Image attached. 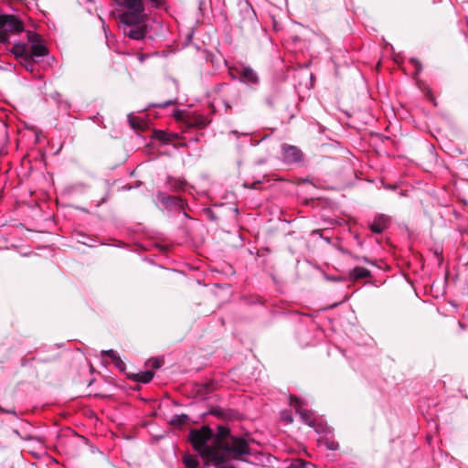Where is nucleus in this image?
<instances>
[{
    "label": "nucleus",
    "instance_id": "nucleus-1",
    "mask_svg": "<svg viewBox=\"0 0 468 468\" xmlns=\"http://www.w3.org/2000/svg\"><path fill=\"white\" fill-rule=\"evenodd\" d=\"M189 441L205 466L235 468L229 461L251 454L248 438L233 435L224 425H218L216 432L207 425L193 429L189 432Z\"/></svg>",
    "mask_w": 468,
    "mask_h": 468
},
{
    "label": "nucleus",
    "instance_id": "nucleus-2",
    "mask_svg": "<svg viewBox=\"0 0 468 468\" xmlns=\"http://www.w3.org/2000/svg\"><path fill=\"white\" fill-rule=\"evenodd\" d=\"M24 31L23 22L14 15H0V43H10V35Z\"/></svg>",
    "mask_w": 468,
    "mask_h": 468
},
{
    "label": "nucleus",
    "instance_id": "nucleus-3",
    "mask_svg": "<svg viewBox=\"0 0 468 468\" xmlns=\"http://www.w3.org/2000/svg\"><path fill=\"white\" fill-rule=\"evenodd\" d=\"M282 161L286 165H299L303 161V153L302 150L288 144H282Z\"/></svg>",
    "mask_w": 468,
    "mask_h": 468
},
{
    "label": "nucleus",
    "instance_id": "nucleus-4",
    "mask_svg": "<svg viewBox=\"0 0 468 468\" xmlns=\"http://www.w3.org/2000/svg\"><path fill=\"white\" fill-rule=\"evenodd\" d=\"M235 71L239 75V80L240 82L251 88H255L260 84L259 75L251 67L241 64L235 68Z\"/></svg>",
    "mask_w": 468,
    "mask_h": 468
},
{
    "label": "nucleus",
    "instance_id": "nucleus-5",
    "mask_svg": "<svg viewBox=\"0 0 468 468\" xmlns=\"http://www.w3.org/2000/svg\"><path fill=\"white\" fill-rule=\"evenodd\" d=\"M155 200L158 203L164 205L166 208H184V200L176 196H169L164 192H157L155 195Z\"/></svg>",
    "mask_w": 468,
    "mask_h": 468
},
{
    "label": "nucleus",
    "instance_id": "nucleus-6",
    "mask_svg": "<svg viewBox=\"0 0 468 468\" xmlns=\"http://www.w3.org/2000/svg\"><path fill=\"white\" fill-rule=\"evenodd\" d=\"M290 400L291 405H292L295 408V410L299 414L303 422L306 423L310 427H315V420L313 417V414L310 411L303 409V402L294 396H291Z\"/></svg>",
    "mask_w": 468,
    "mask_h": 468
},
{
    "label": "nucleus",
    "instance_id": "nucleus-7",
    "mask_svg": "<svg viewBox=\"0 0 468 468\" xmlns=\"http://www.w3.org/2000/svg\"><path fill=\"white\" fill-rule=\"evenodd\" d=\"M390 218L385 214L377 215L369 224V229L373 233L380 234L388 229Z\"/></svg>",
    "mask_w": 468,
    "mask_h": 468
},
{
    "label": "nucleus",
    "instance_id": "nucleus-8",
    "mask_svg": "<svg viewBox=\"0 0 468 468\" xmlns=\"http://www.w3.org/2000/svg\"><path fill=\"white\" fill-rule=\"evenodd\" d=\"M240 13L243 15L244 20L253 23L256 20V13L249 1L239 4Z\"/></svg>",
    "mask_w": 468,
    "mask_h": 468
},
{
    "label": "nucleus",
    "instance_id": "nucleus-9",
    "mask_svg": "<svg viewBox=\"0 0 468 468\" xmlns=\"http://www.w3.org/2000/svg\"><path fill=\"white\" fill-rule=\"evenodd\" d=\"M331 431H324V434L321 435L318 439L320 444H323L326 449L335 451L338 449V442L335 441L332 437L328 436Z\"/></svg>",
    "mask_w": 468,
    "mask_h": 468
},
{
    "label": "nucleus",
    "instance_id": "nucleus-10",
    "mask_svg": "<svg viewBox=\"0 0 468 468\" xmlns=\"http://www.w3.org/2000/svg\"><path fill=\"white\" fill-rule=\"evenodd\" d=\"M48 54V49L42 42L35 43L31 45L29 56L31 58L44 57Z\"/></svg>",
    "mask_w": 468,
    "mask_h": 468
},
{
    "label": "nucleus",
    "instance_id": "nucleus-11",
    "mask_svg": "<svg viewBox=\"0 0 468 468\" xmlns=\"http://www.w3.org/2000/svg\"><path fill=\"white\" fill-rule=\"evenodd\" d=\"M370 275V271L364 267H355L349 272V276L352 280L364 279L369 277Z\"/></svg>",
    "mask_w": 468,
    "mask_h": 468
},
{
    "label": "nucleus",
    "instance_id": "nucleus-12",
    "mask_svg": "<svg viewBox=\"0 0 468 468\" xmlns=\"http://www.w3.org/2000/svg\"><path fill=\"white\" fill-rule=\"evenodd\" d=\"M189 417L186 414L175 415L171 419L170 424L175 428H181L187 423Z\"/></svg>",
    "mask_w": 468,
    "mask_h": 468
},
{
    "label": "nucleus",
    "instance_id": "nucleus-13",
    "mask_svg": "<svg viewBox=\"0 0 468 468\" xmlns=\"http://www.w3.org/2000/svg\"><path fill=\"white\" fill-rule=\"evenodd\" d=\"M154 378V372L151 370H147L144 372H140L138 374H135L133 378V380L141 383H149Z\"/></svg>",
    "mask_w": 468,
    "mask_h": 468
},
{
    "label": "nucleus",
    "instance_id": "nucleus-14",
    "mask_svg": "<svg viewBox=\"0 0 468 468\" xmlns=\"http://www.w3.org/2000/svg\"><path fill=\"white\" fill-rule=\"evenodd\" d=\"M12 52L16 57L27 58L29 56V52L27 51V48L26 44L16 43L14 45L12 48Z\"/></svg>",
    "mask_w": 468,
    "mask_h": 468
},
{
    "label": "nucleus",
    "instance_id": "nucleus-15",
    "mask_svg": "<svg viewBox=\"0 0 468 468\" xmlns=\"http://www.w3.org/2000/svg\"><path fill=\"white\" fill-rule=\"evenodd\" d=\"M183 463H184L186 468H197V466H198L197 459L189 454L184 455Z\"/></svg>",
    "mask_w": 468,
    "mask_h": 468
},
{
    "label": "nucleus",
    "instance_id": "nucleus-16",
    "mask_svg": "<svg viewBox=\"0 0 468 468\" xmlns=\"http://www.w3.org/2000/svg\"><path fill=\"white\" fill-rule=\"evenodd\" d=\"M279 99H280L279 94L277 92H273L265 98V103L271 109H273L275 107L276 103L278 102Z\"/></svg>",
    "mask_w": 468,
    "mask_h": 468
},
{
    "label": "nucleus",
    "instance_id": "nucleus-17",
    "mask_svg": "<svg viewBox=\"0 0 468 468\" xmlns=\"http://www.w3.org/2000/svg\"><path fill=\"white\" fill-rule=\"evenodd\" d=\"M168 184L169 186L176 189V190H179V189H182L184 188V186H185V180H182V179H176V178H172V177H168Z\"/></svg>",
    "mask_w": 468,
    "mask_h": 468
},
{
    "label": "nucleus",
    "instance_id": "nucleus-18",
    "mask_svg": "<svg viewBox=\"0 0 468 468\" xmlns=\"http://www.w3.org/2000/svg\"><path fill=\"white\" fill-rule=\"evenodd\" d=\"M209 120L206 117L199 116L194 121V125L198 128H204L209 123Z\"/></svg>",
    "mask_w": 468,
    "mask_h": 468
},
{
    "label": "nucleus",
    "instance_id": "nucleus-19",
    "mask_svg": "<svg viewBox=\"0 0 468 468\" xmlns=\"http://www.w3.org/2000/svg\"><path fill=\"white\" fill-rule=\"evenodd\" d=\"M154 136H155V138H157L158 140H160L164 143H168L170 141L169 135L166 133H165L164 131H155Z\"/></svg>",
    "mask_w": 468,
    "mask_h": 468
},
{
    "label": "nucleus",
    "instance_id": "nucleus-20",
    "mask_svg": "<svg viewBox=\"0 0 468 468\" xmlns=\"http://www.w3.org/2000/svg\"><path fill=\"white\" fill-rule=\"evenodd\" d=\"M27 39L31 45L41 41L39 35L32 31L27 32Z\"/></svg>",
    "mask_w": 468,
    "mask_h": 468
},
{
    "label": "nucleus",
    "instance_id": "nucleus-21",
    "mask_svg": "<svg viewBox=\"0 0 468 468\" xmlns=\"http://www.w3.org/2000/svg\"><path fill=\"white\" fill-rule=\"evenodd\" d=\"M410 63L414 66V68H415V72H414V74H415V75H418V74L421 71V69H422L421 63H420L417 58H411L410 59Z\"/></svg>",
    "mask_w": 468,
    "mask_h": 468
},
{
    "label": "nucleus",
    "instance_id": "nucleus-22",
    "mask_svg": "<svg viewBox=\"0 0 468 468\" xmlns=\"http://www.w3.org/2000/svg\"><path fill=\"white\" fill-rule=\"evenodd\" d=\"M101 356H109L112 361H113L114 359H116V358L119 356V355L117 354V352H116V351H114V350H112V349H109V350H103V351H101Z\"/></svg>",
    "mask_w": 468,
    "mask_h": 468
},
{
    "label": "nucleus",
    "instance_id": "nucleus-23",
    "mask_svg": "<svg viewBox=\"0 0 468 468\" xmlns=\"http://www.w3.org/2000/svg\"><path fill=\"white\" fill-rule=\"evenodd\" d=\"M113 364L114 366L120 370V371H124L125 368H126V365L125 363L121 359L120 356H118L116 359H114L113 361Z\"/></svg>",
    "mask_w": 468,
    "mask_h": 468
},
{
    "label": "nucleus",
    "instance_id": "nucleus-24",
    "mask_svg": "<svg viewBox=\"0 0 468 468\" xmlns=\"http://www.w3.org/2000/svg\"><path fill=\"white\" fill-rule=\"evenodd\" d=\"M261 184V181L258 180L251 184L245 182L244 186L250 189H258L259 186Z\"/></svg>",
    "mask_w": 468,
    "mask_h": 468
},
{
    "label": "nucleus",
    "instance_id": "nucleus-25",
    "mask_svg": "<svg viewBox=\"0 0 468 468\" xmlns=\"http://www.w3.org/2000/svg\"><path fill=\"white\" fill-rule=\"evenodd\" d=\"M174 102L175 101L173 100H168V101H164L162 103L154 104L153 106L164 109V108H166V107L174 104Z\"/></svg>",
    "mask_w": 468,
    "mask_h": 468
},
{
    "label": "nucleus",
    "instance_id": "nucleus-26",
    "mask_svg": "<svg viewBox=\"0 0 468 468\" xmlns=\"http://www.w3.org/2000/svg\"><path fill=\"white\" fill-rule=\"evenodd\" d=\"M0 413L12 414L17 418V414L14 409L6 410L0 406Z\"/></svg>",
    "mask_w": 468,
    "mask_h": 468
},
{
    "label": "nucleus",
    "instance_id": "nucleus-27",
    "mask_svg": "<svg viewBox=\"0 0 468 468\" xmlns=\"http://www.w3.org/2000/svg\"><path fill=\"white\" fill-rule=\"evenodd\" d=\"M299 468H317V466L314 465L312 463H309V462H302L300 463V467Z\"/></svg>",
    "mask_w": 468,
    "mask_h": 468
},
{
    "label": "nucleus",
    "instance_id": "nucleus-28",
    "mask_svg": "<svg viewBox=\"0 0 468 468\" xmlns=\"http://www.w3.org/2000/svg\"><path fill=\"white\" fill-rule=\"evenodd\" d=\"M128 118H129V122H130L131 126L133 128H135V119L133 118L131 115H129Z\"/></svg>",
    "mask_w": 468,
    "mask_h": 468
},
{
    "label": "nucleus",
    "instance_id": "nucleus-29",
    "mask_svg": "<svg viewBox=\"0 0 468 468\" xmlns=\"http://www.w3.org/2000/svg\"><path fill=\"white\" fill-rule=\"evenodd\" d=\"M27 364H28L27 359H26V358L21 359V366L26 367Z\"/></svg>",
    "mask_w": 468,
    "mask_h": 468
},
{
    "label": "nucleus",
    "instance_id": "nucleus-30",
    "mask_svg": "<svg viewBox=\"0 0 468 468\" xmlns=\"http://www.w3.org/2000/svg\"><path fill=\"white\" fill-rule=\"evenodd\" d=\"M153 367H155V368H158L161 367V364L159 361L155 360L153 364Z\"/></svg>",
    "mask_w": 468,
    "mask_h": 468
},
{
    "label": "nucleus",
    "instance_id": "nucleus-31",
    "mask_svg": "<svg viewBox=\"0 0 468 468\" xmlns=\"http://www.w3.org/2000/svg\"><path fill=\"white\" fill-rule=\"evenodd\" d=\"M284 418L288 420L289 423L292 422V418L291 416H288L287 414L284 415Z\"/></svg>",
    "mask_w": 468,
    "mask_h": 468
},
{
    "label": "nucleus",
    "instance_id": "nucleus-32",
    "mask_svg": "<svg viewBox=\"0 0 468 468\" xmlns=\"http://www.w3.org/2000/svg\"><path fill=\"white\" fill-rule=\"evenodd\" d=\"M224 104H225L227 109H230L231 108L230 104L228 101H224Z\"/></svg>",
    "mask_w": 468,
    "mask_h": 468
},
{
    "label": "nucleus",
    "instance_id": "nucleus-33",
    "mask_svg": "<svg viewBox=\"0 0 468 468\" xmlns=\"http://www.w3.org/2000/svg\"><path fill=\"white\" fill-rule=\"evenodd\" d=\"M14 433L16 434L17 436H20V433L17 430H14Z\"/></svg>",
    "mask_w": 468,
    "mask_h": 468
},
{
    "label": "nucleus",
    "instance_id": "nucleus-34",
    "mask_svg": "<svg viewBox=\"0 0 468 468\" xmlns=\"http://www.w3.org/2000/svg\"><path fill=\"white\" fill-rule=\"evenodd\" d=\"M140 60H141V61H144V55H140Z\"/></svg>",
    "mask_w": 468,
    "mask_h": 468
},
{
    "label": "nucleus",
    "instance_id": "nucleus-35",
    "mask_svg": "<svg viewBox=\"0 0 468 468\" xmlns=\"http://www.w3.org/2000/svg\"><path fill=\"white\" fill-rule=\"evenodd\" d=\"M231 133L237 134L238 132L237 131H231Z\"/></svg>",
    "mask_w": 468,
    "mask_h": 468
}]
</instances>
